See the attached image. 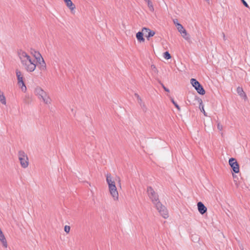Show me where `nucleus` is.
I'll list each match as a JSON object with an SVG mask.
<instances>
[{"label":"nucleus","mask_w":250,"mask_h":250,"mask_svg":"<svg viewBox=\"0 0 250 250\" xmlns=\"http://www.w3.org/2000/svg\"><path fill=\"white\" fill-rule=\"evenodd\" d=\"M18 56L23 68L28 72H33L37 67L35 60L22 50L18 52Z\"/></svg>","instance_id":"1"},{"label":"nucleus","mask_w":250,"mask_h":250,"mask_svg":"<svg viewBox=\"0 0 250 250\" xmlns=\"http://www.w3.org/2000/svg\"><path fill=\"white\" fill-rule=\"evenodd\" d=\"M106 181L108 186L109 191L114 201H118L119 194L115 186V182L110 174L107 173L106 175Z\"/></svg>","instance_id":"2"},{"label":"nucleus","mask_w":250,"mask_h":250,"mask_svg":"<svg viewBox=\"0 0 250 250\" xmlns=\"http://www.w3.org/2000/svg\"><path fill=\"white\" fill-rule=\"evenodd\" d=\"M34 93L36 96L46 104H49L51 103V99L48 93L44 91L41 87L37 86L34 89Z\"/></svg>","instance_id":"3"},{"label":"nucleus","mask_w":250,"mask_h":250,"mask_svg":"<svg viewBox=\"0 0 250 250\" xmlns=\"http://www.w3.org/2000/svg\"><path fill=\"white\" fill-rule=\"evenodd\" d=\"M147 193L149 198L154 205L157 204L158 202H160L158 194L154 191L152 187H147Z\"/></svg>","instance_id":"4"},{"label":"nucleus","mask_w":250,"mask_h":250,"mask_svg":"<svg viewBox=\"0 0 250 250\" xmlns=\"http://www.w3.org/2000/svg\"><path fill=\"white\" fill-rule=\"evenodd\" d=\"M16 74L17 77L18 84L23 92L26 91V87L23 81V77L21 72L18 69L16 70Z\"/></svg>","instance_id":"5"},{"label":"nucleus","mask_w":250,"mask_h":250,"mask_svg":"<svg viewBox=\"0 0 250 250\" xmlns=\"http://www.w3.org/2000/svg\"><path fill=\"white\" fill-rule=\"evenodd\" d=\"M19 159L21 166L23 168H26L28 166V158L23 151H20L18 153Z\"/></svg>","instance_id":"6"},{"label":"nucleus","mask_w":250,"mask_h":250,"mask_svg":"<svg viewBox=\"0 0 250 250\" xmlns=\"http://www.w3.org/2000/svg\"><path fill=\"white\" fill-rule=\"evenodd\" d=\"M190 83L199 94L202 95L205 94V90L203 86L196 79L193 78L191 79L190 80Z\"/></svg>","instance_id":"7"},{"label":"nucleus","mask_w":250,"mask_h":250,"mask_svg":"<svg viewBox=\"0 0 250 250\" xmlns=\"http://www.w3.org/2000/svg\"><path fill=\"white\" fill-rule=\"evenodd\" d=\"M155 206L163 218L167 219L168 217V213L167 209L164 206L162 205L161 202H158Z\"/></svg>","instance_id":"8"},{"label":"nucleus","mask_w":250,"mask_h":250,"mask_svg":"<svg viewBox=\"0 0 250 250\" xmlns=\"http://www.w3.org/2000/svg\"><path fill=\"white\" fill-rule=\"evenodd\" d=\"M229 162L234 172L238 173L239 172V167L236 160L234 158H231L229 159Z\"/></svg>","instance_id":"9"},{"label":"nucleus","mask_w":250,"mask_h":250,"mask_svg":"<svg viewBox=\"0 0 250 250\" xmlns=\"http://www.w3.org/2000/svg\"><path fill=\"white\" fill-rule=\"evenodd\" d=\"M38 63V67L39 69L42 71H44L46 70V63L43 58L37 61Z\"/></svg>","instance_id":"10"},{"label":"nucleus","mask_w":250,"mask_h":250,"mask_svg":"<svg viewBox=\"0 0 250 250\" xmlns=\"http://www.w3.org/2000/svg\"><path fill=\"white\" fill-rule=\"evenodd\" d=\"M142 31L145 34L147 33V35H146V37L147 39H148L149 38L153 37L155 34V32L154 31L151 30L150 29L146 27H143Z\"/></svg>","instance_id":"11"},{"label":"nucleus","mask_w":250,"mask_h":250,"mask_svg":"<svg viewBox=\"0 0 250 250\" xmlns=\"http://www.w3.org/2000/svg\"><path fill=\"white\" fill-rule=\"evenodd\" d=\"M197 207L199 212L201 214H204L207 210V208L204 206V205L201 202H199L197 203Z\"/></svg>","instance_id":"12"},{"label":"nucleus","mask_w":250,"mask_h":250,"mask_svg":"<svg viewBox=\"0 0 250 250\" xmlns=\"http://www.w3.org/2000/svg\"><path fill=\"white\" fill-rule=\"evenodd\" d=\"M135 96L137 98L138 103L140 104L143 110L146 111L147 108L144 103H142V99L138 94H135Z\"/></svg>","instance_id":"13"},{"label":"nucleus","mask_w":250,"mask_h":250,"mask_svg":"<svg viewBox=\"0 0 250 250\" xmlns=\"http://www.w3.org/2000/svg\"><path fill=\"white\" fill-rule=\"evenodd\" d=\"M67 6L71 10H73L75 8V5L73 3L71 0H63Z\"/></svg>","instance_id":"14"},{"label":"nucleus","mask_w":250,"mask_h":250,"mask_svg":"<svg viewBox=\"0 0 250 250\" xmlns=\"http://www.w3.org/2000/svg\"><path fill=\"white\" fill-rule=\"evenodd\" d=\"M0 241L4 248H7V242L4 234L2 235V236H0Z\"/></svg>","instance_id":"15"},{"label":"nucleus","mask_w":250,"mask_h":250,"mask_svg":"<svg viewBox=\"0 0 250 250\" xmlns=\"http://www.w3.org/2000/svg\"><path fill=\"white\" fill-rule=\"evenodd\" d=\"M144 34L143 32H139L136 34V38L139 42H144L145 41V39L143 37Z\"/></svg>","instance_id":"16"},{"label":"nucleus","mask_w":250,"mask_h":250,"mask_svg":"<svg viewBox=\"0 0 250 250\" xmlns=\"http://www.w3.org/2000/svg\"><path fill=\"white\" fill-rule=\"evenodd\" d=\"M145 2L147 3V6L149 10L151 12H153L154 10L152 2L150 0H145Z\"/></svg>","instance_id":"17"},{"label":"nucleus","mask_w":250,"mask_h":250,"mask_svg":"<svg viewBox=\"0 0 250 250\" xmlns=\"http://www.w3.org/2000/svg\"><path fill=\"white\" fill-rule=\"evenodd\" d=\"M237 92L241 97H246V95L242 87H237Z\"/></svg>","instance_id":"18"},{"label":"nucleus","mask_w":250,"mask_h":250,"mask_svg":"<svg viewBox=\"0 0 250 250\" xmlns=\"http://www.w3.org/2000/svg\"><path fill=\"white\" fill-rule=\"evenodd\" d=\"M0 101L3 104H6L5 97L3 94V93L0 90Z\"/></svg>","instance_id":"19"},{"label":"nucleus","mask_w":250,"mask_h":250,"mask_svg":"<svg viewBox=\"0 0 250 250\" xmlns=\"http://www.w3.org/2000/svg\"><path fill=\"white\" fill-rule=\"evenodd\" d=\"M191 240L194 242H198L200 240V237L197 234H193L191 236Z\"/></svg>","instance_id":"20"},{"label":"nucleus","mask_w":250,"mask_h":250,"mask_svg":"<svg viewBox=\"0 0 250 250\" xmlns=\"http://www.w3.org/2000/svg\"><path fill=\"white\" fill-rule=\"evenodd\" d=\"M34 57L36 60V61L42 58V56L39 52H35V53L34 54Z\"/></svg>","instance_id":"21"},{"label":"nucleus","mask_w":250,"mask_h":250,"mask_svg":"<svg viewBox=\"0 0 250 250\" xmlns=\"http://www.w3.org/2000/svg\"><path fill=\"white\" fill-rule=\"evenodd\" d=\"M182 37L186 40H189V37L188 35L187 32L186 30H185L181 34Z\"/></svg>","instance_id":"22"},{"label":"nucleus","mask_w":250,"mask_h":250,"mask_svg":"<svg viewBox=\"0 0 250 250\" xmlns=\"http://www.w3.org/2000/svg\"><path fill=\"white\" fill-rule=\"evenodd\" d=\"M199 108L200 109L201 111L203 113L205 116H207V113L206 111L204 110V105L202 104V101L201 100H200V103L199 105Z\"/></svg>","instance_id":"23"},{"label":"nucleus","mask_w":250,"mask_h":250,"mask_svg":"<svg viewBox=\"0 0 250 250\" xmlns=\"http://www.w3.org/2000/svg\"><path fill=\"white\" fill-rule=\"evenodd\" d=\"M177 29L178 31L181 34L185 30V29L184 28L183 25L181 24L180 25H178L177 27Z\"/></svg>","instance_id":"24"},{"label":"nucleus","mask_w":250,"mask_h":250,"mask_svg":"<svg viewBox=\"0 0 250 250\" xmlns=\"http://www.w3.org/2000/svg\"><path fill=\"white\" fill-rule=\"evenodd\" d=\"M164 57L165 58V59H166L167 60H168V59H169L171 58V55L168 53V52L167 51V52H165L164 53Z\"/></svg>","instance_id":"25"},{"label":"nucleus","mask_w":250,"mask_h":250,"mask_svg":"<svg viewBox=\"0 0 250 250\" xmlns=\"http://www.w3.org/2000/svg\"><path fill=\"white\" fill-rule=\"evenodd\" d=\"M171 102L175 105V106L177 108V109L179 111L180 110V106L177 104L174 101L173 99H171Z\"/></svg>","instance_id":"26"},{"label":"nucleus","mask_w":250,"mask_h":250,"mask_svg":"<svg viewBox=\"0 0 250 250\" xmlns=\"http://www.w3.org/2000/svg\"><path fill=\"white\" fill-rule=\"evenodd\" d=\"M64 230L65 232H66V233H68L70 231V227L69 226L66 225L64 226Z\"/></svg>","instance_id":"27"},{"label":"nucleus","mask_w":250,"mask_h":250,"mask_svg":"<svg viewBox=\"0 0 250 250\" xmlns=\"http://www.w3.org/2000/svg\"><path fill=\"white\" fill-rule=\"evenodd\" d=\"M173 22L176 27L178 26V25L181 24L180 23H179L178 20L177 19H173Z\"/></svg>","instance_id":"28"},{"label":"nucleus","mask_w":250,"mask_h":250,"mask_svg":"<svg viewBox=\"0 0 250 250\" xmlns=\"http://www.w3.org/2000/svg\"><path fill=\"white\" fill-rule=\"evenodd\" d=\"M217 128L218 130L221 131L223 130V125L220 124V123H218L217 124Z\"/></svg>","instance_id":"29"},{"label":"nucleus","mask_w":250,"mask_h":250,"mask_svg":"<svg viewBox=\"0 0 250 250\" xmlns=\"http://www.w3.org/2000/svg\"><path fill=\"white\" fill-rule=\"evenodd\" d=\"M243 4L247 8H249V6L245 0H241Z\"/></svg>","instance_id":"30"},{"label":"nucleus","mask_w":250,"mask_h":250,"mask_svg":"<svg viewBox=\"0 0 250 250\" xmlns=\"http://www.w3.org/2000/svg\"><path fill=\"white\" fill-rule=\"evenodd\" d=\"M161 85H162V86L163 87V88H164V89L167 91V92H169V90L168 88H167V87H166L165 86V85L163 84V83H161Z\"/></svg>","instance_id":"31"},{"label":"nucleus","mask_w":250,"mask_h":250,"mask_svg":"<svg viewBox=\"0 0 250 250\" xmlns=\"http://www.w3.org/2000/svg\"><path fill=\"white\" fill-rule=\"evenodd\" d=\"M222 36H223V38L224 40H226V36H225V34L224 33H222Z\"/></svg>","instance_id":"32"},{"label":"nucleus","mask_w":250,"mask_h":250,"mask_svg":"<svg viewBox=\"0 0 250 250\" xmlns=\"http://www.w3.org/2000/svg\"><path fill=\"white\" fill-rule=\"evenodd\" d=\"M151 67L153 68V69L155 68V66L154 65H152Z\"/></svg>","instance_id":"33"},{"label":"nucleus","mask_w":250,"mask_h":250,"mask_svg":"<svg viewBox=\"0 0 250 250\" xmlns=\"http://www.w3.org/2000/svg\"><path fill=\"white\" fill-rule=\"evenodd\" d=\"M25 98H29V96L28 95H26V96H25Z\"/></svg>","instance_id":"34"},{"label":"nucleus","mask_w":250,"mask_h":250,"mask_svg":"<svg viewBox=\"0 0 250 250\" xmlns=\"http://www.w3.org/2000/svg\"><path fill=\"white\" fill-rule=\"evenodd\" d=\"M24 102H25V103H27V102L25 100H24Z\"/></svg>","instance_id":"35"}]
</instances>
